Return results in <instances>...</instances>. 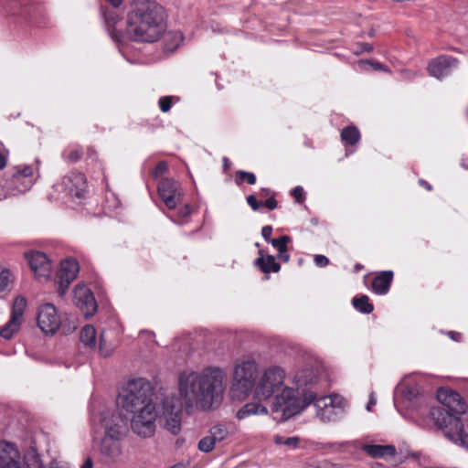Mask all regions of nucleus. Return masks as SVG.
Masks as SVG:
<instances>
[{"mask_svg": "<svg viewBox=\"0 0 468 468\" xmlns=\"http://www.w3.org/2000/svg\"><path fill=\"white\" fill-rule=\"evenodd\" d=\"M353 306L363 314H370L373 312V304L369 303V298L367 295L354 297L352 300Z\"/></svg>", "mask_w": 468, "mask_h": 468, "instance_id": "31", "label": "nucleus"}, {"mask_svg": "<svg viewBox=\"0 0 468 468\" xmlns=\"http://www.w3.org/2000/svg\"><path fill=\"white\" fill-rule=\"evenodd\" d=\"M278 258L283 262H288L290 261V255L287 251V249L285 250H282V252H279Z\"/></svg>", "mask_w": 468, "mask_h": 468, "instance_id": "55", "label": "nucleus"}, {"mask_svg": "<svg viewBox=\"0 0 468 468\" xmlns=\"http://www.w3.org/2000/svg\"><path fill=\"white\" fill-rule=\"evenodd\" d=\"M27 304V301L24 296L18 295L15 298L10 319L0 330V335L3 338L11 339L18 332Z\"/></svg>", "mask_w": 468, "mask_h": 468, "instance_id": "9", "label": "nucleus"}, {"mask_svg": "<svg viewBox=\"0 0 468 468\" xmlns=\"http://www.w3.org/2000/svg\"><path fill=\"white\" fill-rule=\"evenodd\" d=\"M457 63L458 60L452 57L440 56L429 63L428 71L431 76L441 79L449 75L457 67Z\"/></svg>", "mask_w": 468, "mask_h": 468, "instance_id": "20", "label": "nucleus"}, {"mask_svg": "<svg viewBox=\"0 0 468 468\" xmlns=\"http://www.w3.org/2000/svg\"><path fill=\"white\" fill-rule=\"evenodd\" d=\"M398 388L408 400H412L419 395V388L416 384H400Z\"/></svg>", "mask_w": 468, "mask_h": 468, "instance_id": "35", "label": "nucleus"}, {"mask_svg": "<svg viewBox=\"0 0 468 468\" xmlns=\"http://www.w3.org/2000/svg\"><path fill=\"white\" fill-rule=\"evenodd\" d=\"M272 228L271 226H264L261 229V236L266 242L270 243L273 239L271 238Z\"/></svg>", "mask_w": 468, "mask_h": 468, "instance_id": "50", "label": "nucleus"}, {"mask_svg": "<svg viewBox=\"0 0 468 468\" xmlns=\"http://www.w3.org/2000/svg\"><path fill=\"white\" fill-rule=\"evenodd\" d=\"M114 8H118L122 4L123 0H107Z\"/></svg>", "mask_w": 468, "mask_h": 468, "instance_id": "58", "label": "nucleus"}, {"mask_svg": "<svg viewBox=\"0 0 468 468\" xmlns=\"http://www.w3.org/2000/svg\"><path fill=\"white\" fill-rule=\"evenodd\" d=\"M92 467H93L92 460L90 458H87L80 468H92Z\"/></svg>", "mask_w": 468, "mask_h": 468, "instance_id": "57", "label": "nucleus"}, {"mask_svg": "<svg viewBox=\"0 0 468 468\" xmlns=\"http://www.w3.org/2000/svg\"><path fill=\"white\" fill-rule=\"evenodd\" d=\"M340 136L345 144L355 145L360 140V132L356 126L349 125L342 130Z\"/></svg>", "mask_w": 468, "mask_h": 468, "instance_id": "28", "label": "nucleus"}, {"mask_svg": "<svg viewBox=\"0 0 468 468\" xmlns=\"http://www.w3.org/2000/svg\"><path fill=\"white\" fill-rule=\"evenodd\" d=\"M57 192L81 198L86 190V178L82 173L70 172L54 186Z\"/></svg>", "mask_w": 468, "mask_h": 468, "instance_id": "8", "label": "nucleus"}, {"mask_svg": "<svg viewBox=\"0 0 468 468\" xmlns=\"http://www.w3.org/2000/svg\"><path fill=\"white\" fill-rule=\"evenodd\" d=\"M317 374L313 367H306L296 372L294 381L298 387L312 384L316 379Z\"/></svg>", "mask_w": 468, "mask_h": 468, "instance_id": "26", "label": "nucleus"}, {"mask_svg": "<svg viewBox=\"0 0 468 468\" xmlns=\"http://www.w3.org/2000/svg\"><path fill=\"white\" fill-rule=\"evenodd\" d=\"M23 180H19L16 184H11L10 183V176L9 177H0V193H3V191H6L8 189V186H22Z\"/></svg>", "mask_w": 468, "mask_h": 468, "instance_id": "45", "label": "nucleus"}, {"mask_svg": "<svg viewBox=\"0 0 468 468\" xmlns=\"http://www.w3.org/2000/svg\"><path fill=\"white\" fill-rule=\"evenodd\" d=\"M178 213L182 218H186L190 215L191 209L188 205H186L184 207L179 209Z\"/></svg>", "mask_w": 468, "mask_h": 468, "instance_id": "54", "label": "nucleus"}, {"mask_svg": "<svg viewBox=\"0 0 468 468\" xmlns=\"http://www.w3.org/2000/svg\"><path fill=\"white\" fill-rule=\"evenodd\" d=\"M285 371L278 366H271L263 370L255 387L254 395L260 400H265L275 395L273 406L276 411L282 410L284 418V410L296 398L294 388L284 386Z\"/></svg>", "mask_w": 468, "mask_h": 468, "instance_id": "3", "label": "nucleus"}, {"mask_svg": "<svg viewBox=\"0 0 468 468\" xmlns=\"http://www.w3.org/2000/svg\"><path fill=\"white\" fill-rule=\"evenodd\" d=\"M99 350L104 357L110 356L113 352V346L106 343L103 334L100 335Z\"/></svg>", "mask_w": 468, "mask_h": 468, "instance_id": "42", "label": "nucleus"}, {"mask_svg": "<svg viewBox=\"0 0 468 468\" xmlns=\"http://www.w3.org/2000/svg\"><path fill=\"white\" fill-rule=\"evenodd\" d=\"M437 399L442 404L441 407L456 415L463 414L466 410V404L463 398L452 389L440 388L437 392Z\"/></svg>", "mask_w": 468, "mask_h": 468, "instance_id": "17", "label": "nucleus"}, {"mask_svg": "<svg viewBox=\"0 0 468 468\" xmlns=\"http://www.w3.org/2000/svg\"><path fill=\"white\" fill-rule=\"evenodd\" d=\"M447 438L454 443L468 449V418H460L453 431H447Z\"/></svg>", "mask_w": 468, "mask_h": 468, "instance_id": "21", "label": "nucleus"}, {"mask_svg": "<svg viewBox=\"0 0 468 468\" xmlns=\"http://www.w3.org/2000/svg\"><path fill=\"white\" fill-rule=\"evenodd\" d=\"M267 413L268 410L266 407L259 403H247L238 410L236 417L239 420H243L250 415H266Z\"/></svg>", "mask_w": 468, "mask_h": 468, "instance_id": "25", "label": "nucleus"}, {"mask_svg": "<svg viewBox=\"0 0 468 468\" xmlns=\"http://www.w3.org/2000/svg\"><path fill=\"white\" fill-rule=\"evenodd\" d=\"M13 279L11 271L0 265V293L7 289Z\"/></svg>", "mask_w": 468, "mask_h": 468, "instance_id": "36", "label": "nucleus"}, {"mask_svg": "<svg viewBox=\"0 0 468 468\" xmlns=\"http://www.w3.org/2000/svg\"><path fill=\"white\" fill-rule=\"evenodd\" d=\"M245 180L249 185H254L256 183V176L251 172H247L244 170L237 171L235 176V183L238 186H240Z\"/></svg>", "mask_w": 468, "mask_h": 468, "instance_id": "37", "label": "nucleus"}, {"mask_svg": "<svg viewBox=\"0 0 468 468\" xmlns=\"http://www.w3.org/2000/svg\"><path fill=\"white\" fill-rule=\"evenodd\" d=\"M314 403L316 416L324 422L335 421L344 413L346 402L337 394L317 398L313 391L304 392L303 398L290 403L284 410V419L288 420Z\"/></svg>", "mask_w": 468, "mask_h": 468, "instance_id": "4", "label": "nucleus"}, {"mask_svg": "<svg viewBox=\"0 0 468 468\" xmlns=\"http://www.w3.org/2000/svg\"><path fill=\"white\" fill-rule=\"evenodd\" d=\"M80 341L89 347L96 346V330L92 325H85L81 329Z\"/></svg>", "mask_w": 468, "mask_h": 468, "instance_id": "29", "label": "nucleus"}, {"mask_svg": "<svg viewBox=\"0 0 468 468\" xmlns=\"http://www.w3.org/2000/svg\"><path fill=\"white\" fill-rule=\"evenodd\" d=\"M0 468H25L21 453L11 442H0Z\"/></svg>", "mask_w": 468, "mask_h": 468, "instance_id": "19", "label": "nucleus"}, {"mask_svg": "<svg viewBox=\"0 0 468 468\" xmlns=\"http://www.w3.org/2000/svg\"><path fill=\"white\" fill-rule=\"evenodd\" d=\"M209 435L212 437L214 441L218 443L224 441L228 437L229 431L225 426L218 424L213 426L209 430Z\"/></svg>", "mask_w": 468, "mask_h": 468, "instance_id": "34", "label": "nucleus"}, {"mask_svg": "<svg viewBox=\"0 0 468 468\" xmlns=\"http://www.w3.org/2000/svg\"><path fill=\"white\" fill-rule=\"evenodd\" d=\"M65 159L69 163H76L78 162L82 155V152L79 148H74L69 151L67 154H65Z\"/></svg>", "mask_w": 468, "mask_h": 468, "instance_id": "44", "label": "nucleus"}, {"mask_svg": "<svg viewBox=\"0 0 468 468\" xmlns=\"http://www.w3.org/2000/svg\"><path fill=\"white\" fill-rule=\"evenodd\" d=\"M168 170V165L165 161L159 162L152 172V176L154 179L164 176Z\"/></svg>", "mask_w": 468, "mask_h": 468, "instance_id": "43", "label": "nucleus"}, {"mask_svg": "<svg viewBox=\"0 0 468 468\" xmlns=\"http://www.w3.org/2000/svg\"><path fill=\"white\" fill-rule=\"evenodd\" d=\"M224 378L222 370L216 367L181 372L178 376L180 406L188 413L194 409L207 411L218 407L222 400Z\"/></svg>", "mask_w": 468, "mask_h": 468, "instance_id": "1", "label": "nucleus"}, {"mask_svg": "<svg viewBox=\"0 0 468 468\" xmlns=\"http://www.w3.org/2000/svg\"><path fill=\"white\" fill-rule=\"evenodd\" d=\"M270 194H271V190L269 188H261V197H268Z\"/></svg>", "mask_w": 468, "mask_h": 468, "instance_id": "59", "label": "nucleus"}, {"mask_svg": "<svg viewBox=\"0 0 468 468\" xmlns=\"http://www.w3.org/2000/svg\"><path fill=\"white\" fill-rule=\"evenodd\" d=\"M262 206L266 207L269 210H273L277 207L278 202L274 198L272 195L269 198H267L264 202H262Z\"/></svg>", "mask_w": 468, "mask_h": 468, "instance_id": "49", "label": "nucleus"}, {"mask_svg": "<svg viewBox=\"0 0 468 468\" xmlns=\"http://www.w3.org/2000/svg\"><path fill=\"white\" fill-rule=\"evenodd\" d=\"M448 335L456 342H459L462 339V335L458 332L450 331Z\"/></svg>", "mask_w": 468, "mask_h": 468, "instance_id": "56", "label": "nucleus"}, {"mask_svg": "<svg viewBox=\"0 0 468 468\" xmlns=\"http://www.w3.org/2000/svg\"><path fill=\"white\" fill-rule=\"evenodd\" d=\"M314 261L319 267H325L329 264V259L324 255H315Z\"/></svg>", "mask_w": 468, "mask_h": 468, "instance_id": "51", "label": "nucleus"}, {"mask_svg": "<svg viewBox=\"0 0 468 468\" xmlns=\"http://www.w3.org/2000/svg\"><path fill=\"white\" fill-rule=\"evenodd\" d=\"M33 169L30 166H25L21 170H17L15 174L10 176V183L16 184L19 180H23L22 186H8L6 191L0 193V200L6 198L9 196H15L18 193H24L29 190L34 183L32 178Z\"/></svg>", "mask_w": 468, "mask_h": 468, "instance_id": "15", "label": "nucleus"}, {"mask_svg": "<svg viewBox=\"0 0 468 468\" xmlns=\"http://www.w3.org/2000/svg\"><path fill=\"white\" fill-rule=\"evenodd\" d=\"M153 398L150 382L138 378L129 381L117 399L121 409L130 415L131 430L142 438H150L155 432L157 412Z\"/></svg>", "mask_w": 468, "mask_h": 468, "instance_id": "2", "label": "nucleus"}, {"mask_svg": "<svg viewBox=\"0 0 468 468\" xmlns=\"http://www.w3.org/2000/svg\"><path fill=\"white\" fill-rule=\"evenodd\" d=\"M159 107L163 112H167L172 107L171 97L165 96L159 99Z\"/></svg>", "mask_w": 468, "mask_h": 468, "instance_id": "46", "label": "nucleus"}, {"mask_svg": "<svg viewBox=\"0 0 468 468\" xmlns=\"http://www.w3.org/2000/svg\"><path fill=\"white\" fill-rule=\"evenodd\" d=\"M37 320L40 330L47 335L55 334L61 324L57 308L49 303L38 307Z\"/></svg>", "mask_w": 468, "mask_h": 468, "instance_id": "11", "label": "nucleus"}, {"mask_svg": "<svg viewBox=\"0 0 468 468\" xmlns=\"http://www.w3.org/2000/svg\"><path fill=\"white\" fill-rule=\"evenodd\" d=\"M100 421L104 429L105 435L114 440H122L128 431L126 421L122 416L113 411L105 410L101 412Z\"/></svg>", "mask_w": 468, "mask_h": 468, "instance_id": "10", "label": "nucleus"}, {"mask_svg": "<svg viewBox=\"0 0 468 468\" xmlns=\"http://www.w3.org/2000/svg\"><path fill=\"white\" fill-rule=\"evenodd\" d=\"M420 184L423 186L427 190H431V186L424 180H420Z\"/></svg>", "mask_w": 468, "mask_h": 468, "instance_id": "60", "label": "nucleus"}, {"mask_svg": "<svg viewBox=\"0 0 468 468\" xmlns=\"http://www.w3.org/2000/svg\"><path fill=\"white\" fill-rule=\"evenodd\" d=\"M292 197L296 199L298 203H302L303 201V189L302 186H296L292 190Z\"/></svg>", "mask_w": 468, "mask_h": 468, "instance_id": "48", "label": "nucleus"}, {"mask_svg": "<svg viewBox=\"0 0 468 468\" xmlns=\"http://www.w3.org/2000/svg\"><path fill=\"white\" fill-rule=\"evenodd\" d=\"M223 165H224V169L225 170H228L229 168V159L227 157L223 158Z\"/></svg>", "mask_w": 468, "mask_h": 468, "instance_id": "61", "label": "nucleus"}, {"mask_svg": "<svg viewBox=\"0 0 468 468\" xmlns=\"http://www.w3.org/2000/svg\"><path fill=\"white\" fill-rule=\"evenodd\" d=\"M376 403H377V399L375 398V394H374V392H371L369 395V400L367 405V410L368 411H371L372 407H374L376 405Z\"/></svg>", "mask_w": 468, "mask_h": 468, "instance_id": "53", "label": "nucleus"}, {"mask_svg": "<svg viewBox=\"0 0 468 468\" xmlns=\"http://www.w3.org/2000/svg\"><path fill=\"white\" fill-rule=\"evenodd\" d=\"M370 66L373 70L375 71H385V72H388V69L387 66H385L384 64L378 62V61H376V60H373V59H361L358 61V66L362 69H366V66Z\"/></svg>", "mask_w": 468, "mask_h": 468, "instance_id": "38", "label": "nucleus"}, {"mask_svg": "<svg viewBox=\"0 0 468 468\" xmlns=\"http://www.w3.org/2000/svg\"><path fill=\"white\" fill-rule=\"evenodd\" d=\"M392 279L393 272L391 271H382L373 279V291L378 294H386L389 290Z\"/></svg>", "mask_w": 468, "mask_h": 468, "instance_id": "23", "label": "nucleus"}, {"mask_svg": "<svg viewBox=\"0 0 468 468\" xmlns=\"http://www.w3.org/2000/svg\"><path fill=\"white\" fill-rule=\"evenodd\" d=\"M431 417L435 426L443 431L447 438V431H453L456 422L460 420V417L456 414L449 411L443 407H434L431 410Z\"/></svg>", "mask_w": 468, "mask_h": 468, "instance_id": "18", "label": "nucleus"}, {"mask_svg": "<svg viewBox=\"0 0 468 468\" xmlns=\"http://www.w3.org/2000/svg\"><path fill=\"white\" fill-rule=\"evenodd\" d=\"M111 38L121 45L133 42H154L160 37L164 38L165 48L174 50L183 40L182 31H109Z\"/></svg>", "mask_w": 468, "mask_h": 468, "instance_id": "7", "label": "nucleus"}, {"mask_svg": "<svg viewBox=\"0 0 468 468\" xmlns=\"http://www.w3.org/2000/svg\"><path fill=\"white\" fill-rule=\"evenodd\" d=\"M24 461L27 468H46L40 460V456L35 451L27 452Z\"/></svg>", "mask_w": 468, "mask_h": 468, "instance_id": "32", "label": "nucleus"}, {"mask_svg": "<svg viewBox=\"0 0 468 468\" xmlns=\"http://www.w3.org/2000/svg\"><path fill=\"white\" fill-rule=\"evenodd\" d=\"M165 428L174 435L179 433L181 430V412L179 410L166 418Z\"/></svg>", "mask_w": 468, "mask_h": 468, "instance_id": "30", "label": "nucleus"}, {"mask_svg": "<svg viewBox=\"0 0 468 468\" xmlns=\"http://www.w3.org/2000/svg\"><path fill=\"white\" fill-rule=\"evenodd\" d=\"M25 256L36 278L38 280H47L49 278L52 271V264L45 253L41 251H32L26 253Z\"/></svg>", "mask_w": 468, "mask_h": 468, "instance_id": "14", "label": "nucleus"}, {"mask_svg": "<svg viewBox=\"0 0 468 468\" xmlns=\"http://www.w3.org/2000/svg\"><path fill=\"white\" fill-rule=\"evenodd\" d=\"M248 205L254 210H258L262 207V202H259L254 195H250L246 198Z\"/></svg>", "mask_w": 468, "mask_h": 468, "instance_id": "47", "label": "nucleus"}, {"mask_svg": "<svg viewBox=\"0 0 468 468\" xmlns=\"http://www.w3.org/2000/svg\"><path fill=\"white\" fill-rule=\"evenodd\" d=\"M361 449L368 456L375 459L394 456L397 452L396 448L393 445L365 444Z\"/></svg>", "mask_w": 468, "mask_h": 468, "instance_id": "22", "label": "nucleus"}, {"mask_svg": "<svg viewBox=\"0 0 468 468\" xmlns=\"http://www.w3.org/2000/svg\"><path fill=\"white\" fill-rule=\"evenodd\" d=\"M373 50V46L369 43H362L360 44V48L355 51L356 54H360L363 52H371Z\"/></svg>", "mask_w": 468, "mask_h": 468, "instance_id": "52", "label": "nucleus"}, {"mask_svg": "<svg viewBox=\"0 0 468 468\" xmlns=\"http://www.w3.org/2000/svg\"><path fill=\"white\" fill-rule=\"evenodd\" d=\"M119 441L120 440H114L107 435H104L101 442V452L103 455L111 458L117 457L121 452Z\"/></svg>", "mask_w": 468, "mask_h": 468, "instance_id": "24", "label": "nucleus"}, {"mask_svg": "<svg viewBox=\"0 0 468 468\" xmlns=\"http://www.w3.org/2000/svg\"><path fill=\"white\" fill-rule=\"evenodd\" d=\"M259 365L253 359L237 360L233 372V383L230 394L233 399H246L257 385Z\"/></svg>", "mask_w": 468, "mask_h": 468, "instance_id": "6", "label": "nucleus"}, {"mask_svg": "<svg viewBox=\"0 0 468 468\" xmlns=\"http://www.w3.org/2000/svg\"><path fill=\"white\" fill-rule=\"evenodd\" d=\"M299 441H300V440L298 437L284 438L282 436L277 435L274 438V442L276 444H278V445L283 444V445H286L287 447H289L290 449L297 448Z\"/></svg>", "mask_w": 468, "mask_h": 468, "instance_id": "39", "label": "nucleus"}, {"mask_svg": "<svg viewBox=\"0 0 468 468\" xmlns=\"http://www.w3.org/2000/svg\"><path fill=\"white\" fill-rule=\"evenodd\" d=\"M157 191L168 209L176 208L181 201L180 185L173 178H161Z\"/></svg>", "mask_w": 468, "mask_h": 468, "instance_id": "12", "label": "nucleus"}, {"mask_svg": "<svg viewBox=\"0 0 468 468\" xmlns=\"http://www.w3.org/2000/svg\"><path fill=\"white\" fill-rule=\"evenodd\" d=\"M5 165V158L0 154V169Z\"/></svg>", "mask_w": 468, "mask_h": 468, "instance_id": "62", "label": "nucleus"}, {"mask_svg": "<svg viewBox=\"0 0 468 468\" xmlns=\"http://www.w3.org/2000/svg\"><path fill=\"white\" fill-rule=\"evenodd\" d=\"M73 302L85 317L92 316L97 311V303L93 293L84 285L76 286Z\"/></svg>", "mask_w": 468, "mask_h": 468, "instance_id": "13", "label": "nucleus"}, {"mask_svg": "<svg viewBox=\"0 0 468 468\" xmlns=\"http://www.w3.org/2000/svg\"><path fill=\"white\" fill-rule=\"evenodd\" d=\"M89 153L91 155L93 154V151L91 149H89Z\"/></svg>", "mask_w": 468, "mask_h": 468, "instance_id": "64", "label": "nucleus"}, {"mask_svg": "<svg viewBox=\"0 0 468 468\" xmlns=\"http://www.w3.org/2000/svg\"><path fill=\"white\" fill-rule=\"evenodd\" d=\"M255 264L264 273L278 272L281 269V265L276 262L275 258L271 255L266 257H260L256 260Z\"/></svg>", "mask_w": 468, "mask_h": 468, "instance_id": "27", "label": "nucleus"}, {"mask_svg": "<svg viewBox=\"0 0 468 468\" xmlns=\"http://www.w3.org/2000/svg\"><path fill=\"white\" fill-rule=\"evenodd\" d=\"M165 11L154 1L138 0L128 14L127 23L133 29L162 28L165 27Z\"/></svg>", "mask_w": 468, "mask_h": 468, "instance_id": "5", "label": "nucleus"}, {"mask_svg": "<svg viewBox=\"0 0 468 468\" xmlns=\"http://www.w3.org/2000/svg\"><path fill=\"white\" fill-rule=\"evenodd\" d=\"M102 17L107 27H115L117 23L121 20V16L116 10H102Z\"/></svg>", "mask_w": 468, "mask_h": 468, "instance_id": "33", "label": "nucleus"}, {"mask_svg": "<svg viewBox=\"0 0 468 468\" xmlns=\"http://www.w3.org/2000/svg\"><path fill=\"white\" fill-rule=\"evenodd\" d=\"M79 271V263L76 260L67 259L61 261L58 273V292L60 296L66 293L69 283L75 280Z\"/></svg>", "mask_w": 468, "mask_h": 468, "instance_id": "16", "label": "nucleus"}, {"mask_svg": "<svg viewBox=\"0 0 468 468\" xmlns=\"http://www.w3.org/2000/svg\"><path fill=\"white\" fill-rule=\"evenodd\" d=\"M171 468H183V467H182L181 465H178V464H177V465H174V466H172Z\"/></svg>", "mask_w": 468, "mask_h": 468, "instance_id": "63", "label": "nucleus"}, {"mask_svg": "<svg viewBox=\"0 0 468 468\" xmlns=\"http://www.w3.org/2000/svg\"><path fill=\"white\" fill-rule=\"evenodd\" d=\"M215 445H216V442L214 441L212 437L210 435H208V436L202 438L199 441L197 447H198V450L203 452H209L214 449Z\"/></svg>", "mask_w": 468, "mask_h": 468, "instance_id": "40", "label": "nucleus"}, {"mask_svg": "<svg viewBox=\"0 0 468 468\" xmlns=\"http://www.w3.org/2000/svg\"><path fill=\"white\" fill-rule=\"evenodd\" d=\"M291 238L289 236H282L279 239H273L270 243L278 250L282 252L287 249V244L290 242Z\"/></svg>", "mask_w": 468, "mask_h": 468, "instance_id": "41", "label": "nucleus"}]
</instances>
